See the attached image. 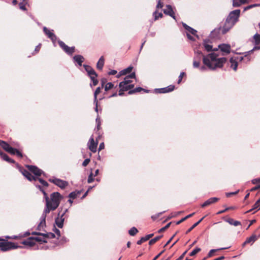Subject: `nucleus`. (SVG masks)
Instances as JSON below:
<instances>
[{
  "mask_svg": "<svg viewBox=\"0 0 260 260\" xmlns=\"http://www.w3.org/2000/svg\"><path fill=\"white\" fill-rule=\"evenodd\" d=\"M61 196L58 192H55L51 194L50 200L46 203V207L42 214L40 222L38 226V230H41L46 226V214L51 210H55L59 206Z\"/></svg>",
  "mask_w": 260,
  "mask_h": 260,
  "instance_id": "1",
  "label": "nucleus"
},
{
  "mask_svg": "<svg viewBox=\"0 0 260 260\" xmlns=\"http://www.w3.org/2000/svg\"><path fill=\"white\" fill-rule=\"evenodd\" d=\"M226 61L225 57H218V55L215 52L203 56L204 64L211 70L221 68Z\"/></svg>",
  "mask_w": 260,
  "mask_h": 260,
  "instance_id": "2",
  "label": "nucleus"
},
{
  "mask_svg": "<svg viewBox=\"0 0 260 260\" xmlns=\"http://www.w3.org/2000/svg\"><path fill=\"white\" fill-rule=\"evenodd\" d=\"M0 145L3 147V148L10 153L11 154H16L18 156L20 157H22V153L19 151L17 149L13 148L11 146H10L9 144L5 142V141L0 140Z\"/></svg>",
  "mask_w": 260,
  "mask_h": 260,
  "instance_id": "3",
  "label": "nucleus"
},
{
  "mask_svg": "<svg viewBox=\"0 0 260 260\" xmlns=\"http://www.w3.org/2000/svg\"><path fill=\"white\" fill-rule=\"evenodd\" d=\"M18 247H21V246H16L13 242L5 241L0 238V249L2 251H7Z\"/></svg>",
  "mask_w": 260,
  "mask_h": 260,
  "instance_id": "4",
  "label": "nucleus"
},
{
  "mask_svg": "<svg viewBox=\"0 0 260 260\" xmlns=\"http://www.w3.org/2000/svg\"><path fill=\"white\" fill-rule=\"evenodd\" d=\"M49 181L61 188H64L68 185V182L57 178L50 179Z\"/></svg>",
  "mask_w": 260,
  "mask_h": 260,
  "instance_id": "5",
  "label": "nucleus"
},
{
  "mask_svg": "<svg viewBox=\"0 0 260 260\" xmlns=\"http://www.w3.org/2000/svg\"><path fill=\"white\" fill-rule=\"evenodd\" d=\"M136 78V75L134 72L131 73L129 75H128L126 76L124 80L121 82H120L119 84V87H123V85H124L125 84H132V81L131 80V79H135Z\"/></svg>",
  "mask_w": 260,
  "mask_h": 260,
  "instance_id": "6",
  "label": "nucleus"
},
{
  "mask_svg": "<svg viewBox=\"0 0 260 260\" xmlns=\"http://www.w3.org/2000/svg\"><path fill=\"white\" fill-rule=\"evenodd\" d=\"M235 24V22H233L227 18L222 28V32L223 34H225L228 32L234 26Z\"/></svg>",
  "mask_w": 260,
  "mask_h": 260,
  "instance_id": "7",
  "label": "nucleus"
},
{
  "mask_svg": "<svg viewBox=\"0 0 260 260\" xmlns=\"http://www.w3.org/2000/svg\"><path fill=\"white\" fill-rule=\"evenodd\" d=\"M98 142L94 141L92 136L90 137L88 142V147L89 150L94 153L96 151Z\"/></svg>",
  "mask_w": 260,
  "mask_h": 260,
  "instance_id": "8",
  "label": "nucleus"
},
{
  "mask_svg": "<svg viewBox=\"0 0 260 260\" xmlns=\"http://www.w3.org/2000/svg\"><path fill=\"white\" fill-rule=\"evenodd\" d=\"M240 13V10H235L231 12L229 15L228 18L233 22H236L238 21Z\"/></svg>",
  "mask_w": 260,
  "mask_h": 260,
  "instance_id": "9",
  "label": "nucleus"
},
{
  "mask_svg": "<svg viewBox=\"0 0 260 260\" xmlns=\"http://www.w3.org/2000/svg\"><path fill=\"white\" fill-rule=\"evenodd\" d=\"M58 44L60 47L68 54H72L75 51L74 47H70L61 41H59Z\"/></svg>",
  "mask_w": 260,
  "mask_h": 260,
  "instance_id": "10",
  "label": "nucleus"
},
{
  "mask_svg": "<svg viewBox=\"0 0 260 260\" xmlns=\"http://www.w3.org/2000/svg\"><path fill=\"white\" fill-rule=\"evenodd\" d=\"M32 234L34 235H37L39 236L36 237H34L35 241V243L36 242H40V243L48 242V241L46 240V237L45 236V234L36 232H33Z\"/></svg>",
  "mask_w": 260,
  "mask_h": 260,
  "instance_id": "11",
  "label": "nucleus"
},
{
  "mask_svg": "<svg viewBox=\"0 0 260 260\" xmlns=\"http://www.w3.org/2000/svg\"><path fill=\"white\" fill-rule=\"evenodd\" d=\"M175 86L173 85H170L166 87L155 89V90L157 93H168L174 90Z\"/></svg>",
  "mask_w": 260,
  "mask_h": 260,
  "instance_id": "12",
  "label": "nucleus"
},
{
  "mask_svg": "<svg viewBox=\"0 0 260 260\" xmlns=\"http://www.w3.org/2000/svg\"><path fill=\"white\" fill-rule=\"evenodd\" d=\"M26 167L31 172L34 173L37 177L38 176H40L42 173V171L38 168L36 166L27 165Z\"/></svg>",
  "mask_w": 260,
  "mask_h": 260,
  "instance_id": "13",
  "label": "nucleus"
},
{
  "mask_svg": "<svg viewBox=\"0 0 260 260\" xmlns=\"http://www.w3.org/2000/svg\"><path fill=\"white\" fill-rule=\"evenodd\" d=\"M43 30L45 34L48 36V37L52 40L53 43H55L56 40V37L52 32L53 30L48 29L46 27H44Z\"/></svg>",
  "mask_w": 260,
  "mask_h": 260,
  "instance_id": "14",
  "label": "nucleus"
},
{
  "mask_svg": "<svg viewBox=\"0 0 260 260\" xmlns=\"http://www.w3.org/2000/svg\"><path fill=\"white\" fill-rule=\"evenodd\" d=\"M196 56L194 58V60L193 62V66L194 68H199L200 67V62L199 61V59L202 55V53L201 51H197L196 52Z\"/></svg>",
  "mask_w": 260,
  "mask_h": 260,
  "instance_id": "15",
  "label": "nucleus"
},
{
  "mask_svg": "<svg viewBox=\"0 0 260 260\" xmlns=\"http://www.w3.org/2000/svg\"><path fill=\"white\" fill-rule=\"evenodd\" d=\"M164 13L166 15L170 16L174 19L176 20L174 12L171 5H167L166 8L164 10Z\"/></svg>",
  "mask_w": 260,
  "mask_h": 260,
  "instance_id": "16",
  "label": "nucleus"
},
{
  "mask_svg": "<svg viewBox=\"0 0 260 260\" xmlns=\"http://www.w3.org/2000/svg\"><path fill=\"white\" fill-rule=\"evenodd\" d=\"M22 243L29 247H31L35 245L36 243L34 237H29L26 240L23 241Z\"/></svg>",
  "mask_w": 260,
  "mask_h": 260,
  "instance_id": "17",
  "label": "nucleus"
},
{
  "mask_svg": "<svg viewBox=\"0 0 260 260\" xmlns=\"http://www.w3.org/2000/svg\"><path fill=\"white\" fill-rule=\"evenodd\" d=\"M219 199L218 198H216V197L211 198L209 199L208 200H207V201H206L201 205V207L204 208L206 206H209L212 204L217 202V201H219Z\"/></svg>",
  "mask_w": 260,
  "mask_h": 260,
  "instance_id": "18",
  "label": "nucleus"
},
{
  "mask_svg": "<svg viewBox=\"0 0 260 260\" xmlns=\"http://www.w3.org/2000/svg\"><path fill=\"white\" fill-rule=\"evenodd\" d=\"M101 92V88L98 87L95 89L94 93V104H95V111L96 112H98V101L97 99V96L98 94H99Z\"/></svg>",
  "mask_w": 260,
  "mask_h": 260,
  "instance_id": "19",
  "label": "nucleus"
},
{
  "mask_svg": "<svg viewBox=\"0 0 260 260\" xmlns=\"http://www.w3.org/2000/svg\"><path fill=\"white\" fill-rule=\"evenodd\" d=\"M219 48H220V50L226 53H229L231 51V46L229 44H221L218 45Z\"/></svg>",
  "mask_w": 260,
  "mask_h": 260,
  "instance_id": "20",
  "label": "nucleus"
},
{
  "mask_svg": "<svg viewBox=\"0 0 260 260\" xmlns=\"http://www.w3.org/2000/svg\"><path fill=\"white\" fill-rule=\"evenodd\" d=\"M22 174L24 176H25L28 180L32 181V180H37L36 177L33 176L28 171L25 170H23L22 171Z\"/></svg>",
  "mask_w": 260,
  "mask_h": 260,
  "instance_id": "21",
  "label": "nucleus"
},
{
  "mask_svg": "<svg viewBox=\"0 0 260 260\" xmlns=\"http://www.w3.org/2000/svg\"><path fill=\"white\" fill-rule=\"evenodd\" d=\"M74 60L76 62L79 66H82V63L83 62L84 58V57L80 55H75L73 57Z\"/></svg>",
  "mask_w": 260,
  "mask_h": 260,
  "instance_id": "22",
  "label": "nucleus"
},
{
  "mask_svg": "<svg viewBox=\"0 0 260 260\" xmlns=\"http://www.w3.org/2000/svg\"><path fill=\"white\" fill-rule=\"evenodd\" d=\"M105 59L103 56H102L96 63V68L100 70H102L104 66Z\"/></svg>",
  "mask_w": 260,
  "mask_h": 260,
  "instance_id": "23",
  "label": "nucleus"
},
{
  "mask_svg": "<svg viewBox=\"0 0 260 260\" xmlns=\"http://www.w3.org/2000/svg\"><path fill=\"white\" fill-rule=\"evenodd\" d=\"M257 240V237L255 235H252L250 237L246 239L245 244H251V245Z\"/></svg>",
  "mask_w": 260,
  "mask_h": 260,
  "instance_id": "24",
  "label": "nucleus"
},
{
  "mask_svg": "<svg viewBox=\"0 0 260 260\" xmlns=\"http://www.w3.org/2000/svg\"><path fill=\"white\" fill-rule=\"evenodd\" d=\"M230 61L231 63V68L236 71L237 69L238 61L234 58V57L231 58Z\"/></svg>",
  "mask_w": 260,
  "mask_h": 260,
  "instance_id": "25",
  "label": "nucleus"
},
{
  "mask_svg": "<svg viewBox=\"0 0 260 260\" xmlns=\"http://www.w3.org/2000/svg\"><path fill=\"white\" fill-rule=\"evenodd\" d=\"M153 236V234H150L145 236V237H142L140 240H138L137 242V244L140 245L143 242L147 241L150 238H151Z\"/></svg>",
  "mask_w": 260,
  "mask_h": 260,
  "instance_id": "26",
  "label": "nucleus"
},
{
  "mask_svg": "<svg viewBox=\"0 0 260 260\" xmlns=\"http://www.w3.org/2000/svg\"><path fill=\"white\" fill-rule=\"evenodd\" d=\"M183 27H184V28L187 30L188 31V33L189 32L194 36H197V30L194 29L193 28H191V27L188 26L187 25H186V24L185 23H183Z\"/></svg>",
  "mask_w": 260,
  "mask_h": 260,
  "instance_id": "27",
  "label": "nucleus"
},
{
  "mask_svg": "<svg viewBox=\"0 0 260 260\" xmlns=\"http://www.w3.org/2000/svg\"><path fill=\"white\" fill-rule=\"evenodd\" d=\"M63 214L62 215L61 217H57L55 219V223L57 226L59 228H61L63 225L64 218H62Z\"/></svg>",
  "mask_w": 260,
  "mask_h": 260,
  "instance_id": "28",
  "label": "nucleus"
},
{
  "mask_svg": "<svg viewBox=\"0 0 260 260\" xmlns=\"http://www.w3.org/2000/svg\"><path fill=\"white\" fill-rule=\"evenodd\" d=\"M203 45L207 51H210L212 50V46L211 45L209 40H205L203 43Z\"/></svg>",
  "mask_w": 260,
  "mask_h": 260,
  "instance_id": "29",
  "label": "nucleus"
},
{
  "mask_svg": "<svg viewBox=\"0 0 260 260\" xmlns=\"http://www.w3.org/2000/svg\"><path fill=\"white\" fill-rule=\"evenodd\" d=\"M248 0H233V5L235 7H239L241 5L246 3Z\"/></svg>",
  "mask_w": 260,
  "mask_h": 260,
  "instance_id": "30",
  "label": "nucleus"
},
{
  "mask_svg": "<svg viewBox=\"0 0 260 260\" xmlns=\"http://www.w3.org/2000/svg\"><path fill=\"white\" fill-rule=\"evenodd\" d=\"M142 90H144L145 92H148V90H146V89H144L143 88H142V87H137L133 90H129L128 92V93L129 94H133L135 92H140Z\"/></svg>",
  "mask_w": 260,
  "mask_h": 260,
  "instance_id": "31",
  "label": "nucleus"
},
{
  "mask_svg": "<svg viewBox=\"0 0 260 260\" xmlns=\"http://www.w3.org/2000/svg\"><path fill=\"white\" fill-rule=\"evenodd\" d=\"M227 248H228L223 247V248H219V249H211V250H210L209 251V253H208L207 257H212L214 253L216 251H217L220 250L225 249H227Z\"/></svg>",
  "mask_w": 260,
  "mask_h": 260,
  "instance_id": "32",
  "label": "nucleus"
},
{
  "mask_svg": "<svg viewBox=\"0 0 260 260\" xmlns=\"http://www.w3.org/2000/svg\"><path fill=\"white\" fill-rule=\"evenodd\" d=\"M226 221L230 224L234 225V226H238L241 224L240 222L238 221L234 220V219L232 218L228 219Z\"/></svg>",
  "mask_w": 260,
  "mask_h": 260,
  "instance_id": "33",
  "label": "nucleus"
},
{
  "mask_svg": "<svg viewBox=\"0 0 260 260\" xmlns=\"http://www.w3.org/2000/svg\"><path fill=\"white\" fill-rule=\"evenodd\" d=\"M205 218V216L202 217L201 219H200L198 222L194 223L186 232V234L189 233L191 231H192L195 227H196Z\"/></svg>",
  "mask_w": 260,
  "mask_h": 260,
  "instance_id": "34",
  "label": "nucleus"
},
{
  "mask_svg": "<svg viewBox=\"0 0 260 260\" xmlns=\"http://www.w3.org/2000/svg\"><path fill=\"white\" fill-rule=\"evenodd\" d=\"M134 87V84H125L123 85V87H119L120 88H121L122 90H126L127 91L130 89L133 88Z\"/></svg>",
  "mask_w": 260,
  "mask_h": 260,
  "instance_id": "35",
  "label": "nucleus"
},
{
  "mask_svg": "<svg viewBox=\"0 0 260 260\" xmlns=\"http://www.w3.org/2000/svg\"><path fill=\"white\" fill-rule=\"evenodd\" d=\"M2 158L4 160H6L9 162H11V163H14L15 162V161L10 158L7 154H3V155H2Z\"/></svg>",
  "mask_w": 260,
  "mask_h": 260,
  "instance_id": "36",
  "label": "nucleus"
},
{
  "mask_svg": "<svg viewBox=\"0 0 260 260\" xmlns=\"http://www.w3.org/2000/svg\"><path fill=\"white\" fill-rule=\"evenodd\" d=\"M132 69H133V67L129 66L128 68L121 70V74H123V75H125L127 74V73L131 72Z\"/></svg>",
  "mask_w": 260,
  "mask_h": 260,
  "instance_id": "37",
  "label": "nucleus"
},
{
  "mask_svg": "<svg viewBox=\"0 0 260 260\" xmlns=\"http://www.w3.org/2000/svg\"><path fill=\"white\" fill-rule=\"evenodd\" d=\"M138 232V230L135 227H133L128 231V233L131 236H135Z\"/></svg>",
  "mask_w": 260,
  "mask_h": 260,
  "instance_id": "38",
  "label": "nucleus"
},
{
  "mask_svg": "<svg viewBox=\"0 0 260 260\" xmlns=\"http://www.w3.org/2000/svg\"><path fill=\"white\" fill-rule=\"evenodd\" d=\"M259 48H260L259 47H254L252 50H251L248 52H245L244 57H247V61H249L250 60V58L248 56H247L248 55V54H249L250 53L252 52V51L254 50L259 49Z\"/></svg>",
  "mask_w": 260,
  "mask_h": 260,
  "instance_id": "39",
  "label": "nucleus"
},
{
  "mask_svg": "<svg viewBox=\"0 0 260 260\" xmlns=\"http://www.w3.org/2000/svg\"><path fill=\"white\" fill-rule=\"evenodd\" d=\"M259 203H260V198L254 204V205L253 206V207L249 210L247 211L246 213L250 212L251 211H252L253 210H254V209L257 208L259 207Z\"/></svg>",
  "mask_w": 260,
  "mask_h": 260,
  "instance_id": "40",
  "label": "nucleus"
},
{
  "mask_svg": "<svg viewBox=\"0 0 260 260\" xmlns=\"http://www.w3.org/2000/svg\"><path fill=\"white\" fill-rule=\"evenodd\" d=\"M97 76H98V75L96 74L95 75V76H89L90 77V79L91 80V81H92L93 82V85L94 86H95L98 84V79H96L97 78Z\"/></svg>",
  "mask_w": 260,
  "mask_h": 260,
  "instance_id": "41",
  "label": "nucleus"
},
{
  "mask_svg": "<svg viewBox=\"0 0 260 260\" xmlns=\"http://www.w3.org/2000/svg\"><path fill=\"white\" fill-rule=\"evenodd\" d=\"M114 87V84L112 82L107 83L105 86V90L107 91Z\"/></svg>",
  "mask_w": 260,
  "mask_h": 260,
  "instance_id": "42",
  "label": "nucleus"
},
{
  "mask_svg": "<svg viewBox=\"0 0 260 260\" xmlns=\"http://www.w3.org/2000/svg\"><path fill=\"white\" fill-rule=\"evenodd\" d=\"M153 15L154 17V20H156L158 19L159 18H161L163 16L162 14L161 13H157V11H155L153 14Z\"/></svg>",
  "mask_w": 260,
  "mask_h": 260,
  "instance_id": "43",
  "label": "nucleus"
},
{
  "mask_svg": "<svg viewBox=\"0 0 260 260\" xmlns=\"http://www.w3.org/2000/svg\"><path fill=\"white\" fill-rule=\"evenodd\" d=\"M194 214V213H192L191 214H190L187 216H186L185 217H184V218H182L181 220H180L179 221H177V224H179L180 223H181L182 222L184 221V220H185L186 219H187V218L191 217L192 216H193V215Z\"/></svg>",
  "mask_w": 260,
  "mask_h": 260,
  "instance_id": "44",
  "label": "nucleus"
},
{
  "mask_svg": "<svg viewBox=\"0 0 260 260\" xmlns=\"http://www.w3.org/2000/svg\"><path fill=\"white\" fill-rule=\"evenodd\" d=\"M253 39L254 40L255 44H259L260 43V35L256 34L255 35H254Z\"/></svg>",
  "mask_w": 260,
  "mask_h": 260,
  "instance_id": "45",
  "label": "nucleus"
},
{
  "mask_svg": "<svg viewBox=\"0 0 260 260\" xmlns=\"http://www.w3.org/2000/svg\"><path fill=\"white\" fill-rule=\"evenodd\" d=\"M161 237V236H157L155 237L154 238L150 240L149 242V245H153L154 244L156 241H157Z\"/></svg>",
  "mask_w": 260,
  "mask_h": 260,
  "instance_id": "46",
  "label": "nucleus"
},
{
  "mask_svg": "<svg viewBox=\"0 0 260 260\" xmlns=\"http://www.w3.org/2000/svg\"><path fill=\"white\" fill-rule=\"evenodd\" d=\"M201 248L199 247H196L189 254L190 256H193L196 254L197 253L201 251Z\"/></svg>",
  "mask_w": 260,
  "mask_h": 260,
  "instance_id": "47",
  "label": "nucleus"
},
{
  "mask_svg": "<svg viewBox=\"0 0 260 260\" xmlns=\"http://www.w3.org/2000/svg\"><path fill=\"white\" fill-rule=\"evenodd\" d=\"M36 187H38V188H39L42 191V192L43 193V194L44 196V198H45V199L46 200V203H47V202H48V201L49 200V198H48V197L47 196V193H46V192L44 190L41 189V186L40 185H36Z\"/></svg>",
  "mask_w": 260,
  "mask_h": 260,
  "instance_id": "48",
  "label": "nucleus"
},
{
  "mask_svg": "<svg viewBox=\"0 0 260 260\" xmlns=\"http://www.w3.org/2000/svg\"><path fill=\"white\" fill-rule=\"evenodd\" d=\"M260 6V4H252V5H250L246 7H245L244 8V11H245L247 10H249L251 8H252L253 7H256V6Z\"/></svg>",
  "mask_w": 260,
  "mask_h": 260,
  "instance_id": "49",
  "label": "nucleus"
},
{
  "mask_svg": "<svg viewBox=\"0 0 260 260\" xmlns=\"http://www.w3.org/2000/svg\"><path fill=\"white\" fill-rule=\"evenodd\" d=\"M165 211H164V212H159V213H158L154 215H152L151 216V218L153 220H156L157 218H158L161 215H162V214L163 213H164Z\"/></svg>",
  "mask_w": 260,
  "mask_h": 260,
  "instance_id": "50",
  "label": "nucleus"
},
{
  "mask_svg": "<svg viewBox=\"0 0 260 260\" xmlns=\"http://www.w3.org/2000/svg\"><path fill=\"white\" fill-rule=\"evenodd\" d=\"M36 178H37V180H38L39 181V182L42 185H43L44 186H48V183L46 181H45V180H44L43 179L39 178L37 177H36Z\"/></svg>",
  "mask_w": 260,
  "mask_h": 260,
  "instance_id": "51",
  "label": "nucleus"
},
{
  "mask_svg": "<svg viewBox=\"0 0 260 260\" xmlns=\"http://www.w3.org/2000/svg\"><path fill=\"white\" fill-rule=\"evenodd\" d=\"M45 234V236L46 237V240H47V239L48 238H54L55 237V235L53 233H47V234Z\"/></svg>",
  "mask_w": 260,
  "mask_h": 260,
  "instance_id": "52",
  "label": "nucleus"
},
{
  "mask_svg": "<svg viewBox=\"0 0 260 260\" xmlns=\"http://www.w3.org/2000/svg\"><path fill=\"white\" fill-rule=\"evenodd\" d=\"M78 193L79 192L77 193L76 192H72L71 193H70L69 197L70 198L75 199L77 197Z\"/></svg>",
  "mask_w": 260,
  "mask_h": 260,
  "instance_id": "53",
  "label": "nucleus"
},
{
  "mask_svg": "<svg viewBox=\"0 0 260 260\" xmlns=\"http://www.w3.org/2000/svg\"><path fill=\"white\" fill-rule=\"evenodd\" d=\"M94 180V178L93 177V174L92 173H90V174L89 175L87 182L88 183H91Z\"/></svg>",
  "mask_w": 260,
  "mask_h": 260,
  "instance_id": "54",
  "label": "nucleus"
},
{
  "mask_svg": "<svg viewBox=\"0 0 260 260\" xmlns=\"http://www.w3.org/2000/svg\"><path fill=\"white\" fill-rule=\"evenodd\" d=\"M84 68L85 70V71L87 72V74L90 72V71H91V70L93 69L92 68H91L90 66H87V65H84Z\"/></svg>",
  "mask_w": 260,
  "mask_h": 260,
  "instance_id": "55",
  "label": "nucleus"
},
{
  "mask_svg": "<svg viewBox=\"0 0 260 260\" xmlns=\"http://www.w3.org/2000/svg\"><path fill=\"white\" fill-rule=\"evenodd\" d=\"M170 224H171V222L168 223L165 226L160 229L158 231V232H162L165 231L167 229H168L170 226Z\"/></svg>",
  "mask_w": 260,
  "mask_h": 260,
  "instance_id": "56",
  "label": "nucleus"
},
{
  "mask_svg": "<svg viewBox=\"0 0 260 260\" xmlns=\"http://www.w3.org/2000/svg\"><path fill=\"white\" fill-rule=\"evenodd\" d=\"M185 75V73L184 72H181L180 74V75L179 76V79H178V83L179 84L180 83V82H181L182 80V78Z\"/></svg>",
  "mask_w": 260,
  "mask_h": 260,
  "instance_id": "57",
  "label": "nucleus"
},
{
  "mask_svg": "<svg viewBox=\"0 0 260 260\" xmlns=\"http://www.w3.org/2000/svg\"><path fill=\"white\" fill-rule=\"evenodd\" d=\"M238 192H239V190H238L235 192H228V193H226V196L227 197H230L232 195L236 194Z\"/></svg>",
  "mask_w": 260,
  "mask_h": 260,
  "instance_id": "58",
  "label": "nucleus"
},
{
  "mask_svg": "<svg viewBox=\"0 0 260 260\" xmlns=\"http://www.w3.org/2000/svg\"><path fill=\"white\" fill-rule=\"evenodd\" d=\"M89 162H90V159L86 158L83 162L82 166L84 167H86L89 164Z\"/></svg>",
  "mask_w": 260,
  "mask_h": 260,
  "instance_id": "59",
  "label": "nucleus"
},
{
  "mask_svg": "<svg viewBox=\"0 0 260 260\" xmlns=\"http://www.w3.org/2000/svg\"><path fill=\"white\" fill-rule=\"evenodd\" d=\"M96 74H97L96 73V72H95V71L93 69H92L91 70V71H90V72H89L88 73V75L89 76H95V75H96Z\"/></svg>",
  "mask_w": 260,
  "mask_h": 260,
  "instance_id": "60",
  "label": "nucleus"
},
{
  "mask_svg": "<svg viewBox=\"0 0 260 260\" xmlns=\"http://www.w3.org/2000/svg\"><path fill=\"white\" fill-rule=\"evenodd\" d=\"M163 7V4L160 2V0H158L157 4L156 5V8H162Z\"/></svg>",
  "mask_w": 260,
  "mask_h": 260,
  "instance_id": "61",
  "label": "nucleus"
},
{
  "mask_svg": "<svg viewBox=\"0 0 260 260\" xmlns=\"http://www.w3.org/2000/svg\"><path fill=\"white\" fill-rule=\"evenodd\" d=\"M252 183L253 184H256L260 183V178H255L252 180Z\"/></svg>",
  "mask_w": 260,
  "mask_h": 260,
  "instance_id": "62",
  "label": "nucleus"
},
{
  "mask_svg": "<svg viewBox=\"0 0 260 260\" xmlns=\"http://www.w3.org/2000/svg\"><path fill=\"white\" fill-rule=\"evenodd\" d=\"M117 71L115 70H112L108 72V75H114L117 74Z\"/></svg>",
  "mask_w": 260,
  "mask_h": 260,
  "instance_id": "63",
  "label": "nucleus"
},
{
  "mask_svg": "<svg viewBox=\"0 0 260 260\" xmlns=\"http://www.w3.org/2000/svg\"><path fill=\"white\" fill-rule=\"evenodd\" d=\"M260 189V184H259V185H256V186H255L253 187V188H252L251 189V190H251V191H254V190H257V189Z\"/></svg>",
  "mask_w": 260,
  "mask_h": 260,
  "instance_id": "64",
  "label": "nucleus"
}]
</instances>
